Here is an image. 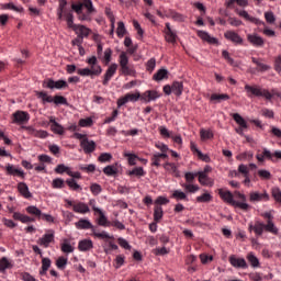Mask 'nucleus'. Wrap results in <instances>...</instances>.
Returning a JSON list of instances; mask_svg holds the SVG:
<instances>
[{
  "mask_svg": "<svg viewBox=\"0 0 281 281\" xmlns=\"http://www.w3.org/2000/svg\"><path fill=\"white\" fill-rule=\"evenodd\" d=\"M261 216L266 220V223L260 221H256L254 224L250 223L248 225V232H254L257 238H260L265 232H268V234H272L273 236H278V234H280V229L273 222V214H271V212H265L261 213Z\"/></svg>",
  "mask_w": 281,
  "mask_h": 281,
  "instance_id": "f257e3e1",
  "label": "nucleus"
},
{
  "mask_svg": "<svg viewBox=\"0 0 281 281\" xmlns=\"http://www.w3.org/2000/svg\"><path fill=\"white\" fill-rule=\"evenodd\" d=\"M75 227L77 229H91L92 236L94 238H99V240H111L113 236H111L106 231L100 232L98 227L93 226L89 220L81 218L75 223Z\"/></svg>",
  "mask_w": 281,
  "mask_h": 281,
  "instance_id": "f03ea898",
  "label": "nucleus"
},
{
  "mask_svg": "<svg viewBox=\"0 0 281 281\" xmlns=\"http://www.w3.org/2000/svg\"><path fill=\"white\" fill-rule=\"evenodd\" d=\"M86 63L90 66V68H80L77 70L79 76H100L102 74V66L98 64V57L91 56L86 60Z\"/></svg>",
  "mask_w": 281,
  "mask_h": 281,
  "instance_id": "7ed1b4c3",
  "label": "nucleus"
},
{
  "mask_svg": "<svg viewBox=\"0 0 281 281\" xmlns=\"http://www.w3.org/2000/svg\"><path fill=\"white\" fill-rule=\"evenodd\" d=\"M218 194L221 199L225 201V203L234 205L235 207H239V210H243L244 212H247L249 210V204L235 201L234 194L231 191H224L223 189H220Z\"/></svg>",
  "mask_w": 281,
  "mask_h": 281,
  "instance_id": "20e7f679",
  "label": "nucleus"
},
{
  "mask_svg": "<svg viewBox=\"0 0 281 281\" xmlns=\"http://www.w3.org/2000/svg\"><path fill=\"white\" fill-rule=\"evenodd\" d=\"M37 98L40 100H42L43 104L47 103H52L54 102V104H64L67 105V98L63 97V95H55L54 98L49 94H47V92L45 91H36L35 92Z\"/></svg>",
  "mask_w": 281,
  "mask_h": 281,
  "instance_id": "39448f33",
  "label": "nucleus"
},
{
  "mask_svg": "<svg viewBox=\"0 0 281 281\" xmlns=\"http://www.w3.org/2000/svg\"><path fill=\"white\" fill-rule=\"evenodd\" d=\"M161 94L157 90H146L140 94V101L148 104V102H155V100H159Z\"/></svg>",
  "mask_w": 281,
  "mask_h": 281,
  "instance_id": "423d86ee",
  "label": "nucleus"
},
{
  "mask_svg": "<svg viewBox=\"0 0 281 281\" xmlns=\"http://www.w3.org/2000/svg\"><path fill=\"white\" fill-rule=\"evenodd\" d=\"M30 122V113L25 111H16L12 114L13 124H27Z\"/></svg>",
  "mask_w": 281,
  "mask_h": 281,
  "instance_id": "0eeeda50",
  "label": "nucleus"
},
{
  "mask_svg": "<svg viewBox=\"0 0 281 281\" xmlns=\"http://www.w3.org/2000/svg\"><path fill=\"white\" fill-rule=\"evenodd\" d=\"M43 87H46L47 89H67L69 85L65 80H57L48 79L47 81H44Z\"/></svg>",
  "mask_w": 281,
  "mask_h": 281,
  "instance_id": "6e6552de",
  "label": "nucleus"
},
{
  "mask_svg": "<svg viewBox=\"0 0 281 281\" xmlns=\"http://www.w3.org/2000/svg\"><path fill=\"white\" fill-rule=\"evenodd\" d=\"M228 262L234 267L235 269H248L249 265H247V261L245 258H238L236 255H232L228 258Z\"/></svg>",
  "mask_w": 281,
  "mask_h": 281,
  "instance_id": "1a4fd4ad",
  "label": "nucleus"
},
{
  "mask_svg": "<svg viewBox=\"0 0 281 281\" xmlns=\"http://www.w3.org/2000/svg\"><path fill=\"white\" fill-rule=\"evenodd\" d=\"M249 201L250 203H260L261 201H269V193L263 191L262 193L258 191H251L249 193Z\"/></svg>",
  "mask_w": 281,
  "mask_h": 281,
  "instance_id": "9d476101",
  "label": "nucleus"
},
{
  "mask_svg": "<svg viewBox=\"0 0 281 281\" xmlns=\"http://www.w3.org/2000/svg\"><path fill=\"white\" fill-rule=\"evenodd\" d=\"M80 146L86 155H91V153H94L97 148L95 142L89 140V138L82 139L80 142Z\"/></svg>",
  "mask_w": 281,
  "mask_h": 281,
  "instance_id": "9b49d317",
  "label": "nucleus"
},
{
  "mask_svg": "<svg viewBox=\"0 0 281 281\" xmlns=\"http://www.w3.org/2000/svg\"><path fill=\"white\" fill-rule=\"evenodd\" d=\"M54 238H55L54 231L50 229L48 231V233L44 234L42 238L37 240V243L38 245H41V247H44L45 249H47V247H49V244L54 243Z\"/></svg>",
  "mask_w": 281,
  "mask_h": 281,
  "instance_id": "f8f14e48",
  "label": "nucleus"
},
{
  "mask_svg": "<svg viewBox=\"0 0 281 281\" xmlns=\"http://www.w3.org/2000/svg\"><path fill=\"white\" fill-rule=\"evenodd\" d=\"M236 14H238L239 16H241V19H245V21H249L250 23H255V25H265V22L260 21L259 19H256L251 15H249V13L245 10H235Z\"/></svg>",
  "mask_w": 281,
  "mask_h": 281,
  "instance_id": "ddd939ff",
  "label": "nucleus"
},
{
  "mask_svg": "<svg viewBox=\"0 0 281 281\" xmlns=\"http://www.w3.org/2000/svg\"><path fill=\"white\" fill-rule=\"evenodd\" d=\"M116 71H117V64H111L104 74V79L102 81V85L104 87H106L109 82H111V78L115 76Z\"/></svg>",
  "mask_w": 281,
  "mask_h": 281,
  "instance_id": "4468645a",
  "label": "nucleus"
},
{
  "mask_svg": "<svg viewBox=\"0 0 281 281\" xmlns=\"http://www.w3.org/2000/svg\"><path fill=\"white\" fill-rule=\"evenodd\" d=\"M224 37L226 41H231V43H234L235 45H243V37L234 31H226L224 33Z\"/></svg>",
  "mask_w": 281,
  "mask_h": 281,
  "instance_id": "2eb2a0df",
  "label": "nucleus"
},
{
  "mask_svg": "<svg viewBox=\"0 0 281 281\" xmlns=\"http://www.w3.org/2000/svg\"><path fill=\"white\" fill-rule=\"evenodd\" d=\"M247 41L249 42L250 45H254V47L265 46V40L258 34H248Z\"/></svg>",
  "mask_w": 281,
  "mask_h": 281,
  "instance_id": "dca6fc26",
  "label": "nucleus"
},
{
  "mask_svg": "<svg viewBox=\"0 0 281 281\" xmlns=\"http://www.w3.org/2000/svg\"><path fill=\"white\" fill-rule=\"evenodd\" d=\"M5 170L7 173L12 177H21V179H25V172L22 169L14 167V165L8 164Z\"/></svg>",
  "mask_w": 281,
  "mask_h": 281,
  "instance_id": "f3484780",
  "label": "nucleus"
},
{
  "mask_svg": "<svg viewBox=\"0 0 281 281\" xmlns=\"http://www.w3.org/2000/svg\"><path fill=\"white\" fill-rule=\"evenodd\" d=\"M49 123L50 131H53V133H55L56 135H65V127H63V125L56 122V119H54V116L49 117Z\"/></svg>",
  "mask_w": 281,
  "mask_h": 281,
  "instance_id": "a211bd4d",
  "label": "nucleus"
},
{
  "mask_svg": "<svg viewBox=\"0 0 281 281\" xmlns=\"http://www.w3.org/2000/svg\"><path fill=\"white\" fill-rule=\"evenodd\" d=\"M198 36L199 38H201L202 41H205L210 45L218 44V40L216 37H212L211 34L205 31H198Z\"/></svg>",
  "mask_w": 281,
  "mask_h": 281,
  "instance_id": "6ab92c4d",
  "label": "nucleus"
},
{
  "mask_svg": "<svg viewBox=\"0 0 281 281\" xmlns=\"http://www.w3.org/2000/svg\"><path fill=\"white\" fill-rule=\"evenodd\" d=\"M165 34L167 43H177V33L172 31V29L170 27V23L168 22L166 23Z\"/></svg>",
  "mask_w": 281,
  "mask_h": 281,
  "instance_id": "aec40b11",
  "label": "nucleus"
},
{
  "mask_svg": "<svg viewBox=\"0 0 281 281\" xmlns=\"http://www.w3.org/2000/svg\"><path fill=\"white\" fill-rule=\"evenodd\" d=\"M164 159H168V154H161V153L154 154L151 156V166L159 168V166H161V161H164Z\"/></svg>",
  "mask_w": 281,
  "mask_h": 281,
  "instance_id": "412c9836",
  "label": "nucleus"
},
{
  "mask_svg": "<svg viewBox=\"0 0 281 281\" xmlns=\"http://www.w3.org/2000/svg\"><path fill=\"white\" fill-rule=\"evenodd\" d=\"M18 191L24 199H32V192H30V187H27V183L20 182L18 183Z\"/></svg>",
  "mask_w": 281,
  "mask_h": 281,
  "instance_id": "4be33fe9",
  "label": "nucleus"
},
{
  "mask_svg": "<svg viewBox=\"0 0 281 281\" xmlns=\"http://www.w3.org/2000/svg\"><path fill=\"white\" fill-rule=\"evenodd\" d=\"M168 69L162 68L157 70V72L154 74L153 76V80H155V82H161V80H168Z\"/></svg>",
  "mask_w": 281,
  "mask_h": 281,
  "instance_id": "5701e85b",
  "label": "nucleus"
},
{
  "mask_svg": "<svg viewBox=\"0 0 281 281\" xmlns=\"http://www.w3.org/2000/svg\"><path fill=\"white\" fill-rule=\"evenodd\" d=\"M13 218L14 221H20V223H24V224L34 223V221H36L34 217L27 216L19 212L13 213Z\"/></svg>",
  "mask_w": 281,
  "mask_h": 281,
  "instance_id": "b1692460",
  "label": "nucleus"
},
{
  "mask_svg": "<svg viewBox=\"0 0 281 281\" xmlns=\"http://www.w3.org/2000/svg\"><path fill=\"white\" fill-rule=\"evenodd\" d=\"M93 248V240L91 239H82L78 243L79 251H91Z\"/></svg>",
  "mask_w": 281,
  "mask_h": 281,
  "instance_id": "393cba45",
  "label": "nucleus"
},
{
  "mask_svg": "<svg viewBox=\"0 0 281 281\" xmlns=\"http://www.w3.org/2000/svg\"><path fill=\"white\" fill-rule=\"evenodd\" d=\"M72 210L77 214H88V212H90L89 205H87L83 202H75V205H74Z\"/></svg>",
  "mask_w": 281,
  "mask_h": 281,
  "instance_id": "a878e982",
  "label": "nucleus"
},
{
  "mask_svg": "<svg viewBox=\"0 0 281 281\" xmlns=\"http://www.w3.org/2000/svg\"><path fill=\"white\" fill-rule=\"evenodd\" d=\"M196 175L199 177V183H201V186H214V181H212L211 178L207 177V173L199 171L196 172Z\"/></svg>",
  "mask_w": 281,
  "mask_h": 281,
  "instance_id": "bb28decb",
  "label": "nucleus"
},
{
  "mask_svg": "<svg viewBox=\"0 0 281 281\" xmlns=\"http://www.w3.org/2000/svg\"><path fill=\"white\" fill-rule=\"evenodd\" d=\"M75 32L78 36H81V38H85L91 34V29H89L85 25L78 24Z\"/></svg>",
  "mask_w": 281,
  "mask_h": 281,
  "instance_id": "cd10ccee",
  "label": "nucleus"
},
{
  "mask_svg": "<svg viewBox=\"0 0 281 281\" xmlns=\"http://www.w3.org/2000/svg\"><path fill=\"white\" fill-rule=\"evenodd\" d=\"M30 135H33V137H38L40 139H45L49 134L47 131L43 130H35L33 127H29Z\"/></svg>",
  "mask_w": 281,
  "mask_h": 281,
  "instance_id": "c85d7f7f",
  "label": "nucleus"
},
{
  "mask_svg": "<svg viewBox=\"0 0 281 281\" xmlns=\"http://www.w3.org/2000/svg\"><path fill=\"white\" fill-rule=\"evenodd\" d=\"M171 92L175 93V95H182L183 94V82L181 81H173L171 85Z\"/></svg>",
  "mask_w": 281,
  "mask_h": 281,
  "instance_id": "c756f323",
  "label": "nucleus"
},
{
  "mask_svg": "<svg viewBox=\"0 0 281 281\" xmlns=\"http://www.w3.org/2000/svg\"><path fill=\"white\" fill-rule=\"evenodd\" d=\"M74 246H71V243L69 239H64L63 243L60 244V250L63 254H74Z\"/></svg>",
  "mask_w": 281,
  "mask_h": 281,
  "instance_id": "7c9ffc66",
  "label": "nucleus"
},
{
  "mask_svg": "<svg viewBox=\"0 0 281 281\" xmlns=\"http://www.w3.org/2000/svg\"><path fill=\"white\" fill-rule=\"evenodd\" d=\"M251 60H252L254 65L257 66L258 71H269V69H271V67L267 64H263L261 59L251 57Z\"/></svg>",
  "mask_w": 281,
  "mask_h": 281,
  "instance_id": "2f4dec72",
  "label": "nucleus"
},
{
  "mask_svg": "<svg viewBox=\"0 0 281 281\" xmlns=\"http://www.w3.org/2000/svg\"><path fill=\"white\" fill-rule=\"evenodd\" d=\"M49 267H52V259L42 258V271H40L41 276H47V271H49Z\"/></svg>",
  "mask_w": 281,
  "mask_h": 281,
  "instance_id": "473e14b6",
  "label": "nucleus"
},
{
  "mask_svg": "<svg viewBox=\"0 0 281 281\" xmlns=\"http://www.w3.org/2000/svg\"><path fill=\"white\" fill-rule=\"evenodd\" d=\"M64 16L66 19V23H67L68 27L70 30H74V32H75V30L78 27V24L74 23V13H71V11H69V12L65 13Z\"/></svg>",
  "mask_w": 281,
  "mask_h": 281,
  "instance_id": "72a5a7b5",
  "label": "nucleus"
},
{
  "mask_svg": "<svg viewBox=\"0 0 281 281\" xmlns=\"http://www.w3.org/2000/svg\"><path fill=\"white\" fill-rule=\"evenodd\" d=\"M99 218H98V225L101 227H111V222H109V218H106V215L102 211L98 212Z\"/></svg>",
  "mask_w": 281,
  "mask_h": 281,
  "instance_id": "f704fd0d",
  "label": "nucleus"
},
{
  "mask_svg": "<svg viewBox=\"0 0 281 281\" xmlns=\"http://www.w3.org/2000/svg\"><path fill=\"white\" fill-rule=\"evenodd\" d=\"M164 218V207L159 205L154 206V221L155 223H159Z\"/></svg>",
  "mask_w": 281,
  "mask_h": 281,
  "instance_id": "c9c22d12",
  "label": "nucleus"
},
{
  "mask_svg": "<svg viewBox=\"0 0 281 281\" xmlns=\"http://www.w3.org/2000/svg\"><path fill=\"white\" fill-rule=\"evenodd\" d=\"M171 199L176 201H188V194L181 190H175L171 194Z\"/></svg>",
  "mask_w": 281,
  "mask_h": 281,
  "instance_id": "e433bc0d",
  "label": "nucleus"
},
{
  "mask_svg": "<svg viewBox=\"0 0 281 281\" xmlns=\"http://www.w3.org/2000/svg\"><path fill=\"white\" fill-rule=\"evenodd\" d=\"M227 100H229V97L226 93H222V94L213 93L211 94V98H210L211 102H225Z\"/></svg>",
  "mask_w": 281,
  "mask_h": 281,
  "instance_id": "4c0bfd02",
  "label": "nucleus"
},
{
  "mask_svg": "<svg viewBox=\"0 0 281 281\" xmlns=\"http://www.w3.org/2000/svg\"><path fill=\"white\" fill-rule=\"evenodd\" d=\"M67 186L70 188V190H74V192H81L82 187L76 182V179L70 178L66 180Z\"/></svg>",
  "mask_w": 281,
  "mask_h": 281,
  "instance_id": "58836bf2",
  "label": "nucleus"
},
{
  "mask_svg": "<svg viewBox=\"0 0 281 281\" xmlns=\"http://www.w3.org/2000/svg\"><path fill=\"white\" fill-rule=\"evenodd\" d=\"M181 187L186 190V192H189L190 194H194L195 192H199L201 188L198 184L193 183H183Z\"/></svg>",
  "mask_w": 281,
  "mask_h": 281,
  "instance_id": "ea45409f",
  "label": "nucleus"
},
{
  "mask_svg": "<svg viewBox=\"0 0 281 281\" xmlns=\"http://www.w3.org/2000/svg\"><path fill=\"white\" fill-rule=\"evenodd\" d=\"M247 260L254 269L260 267V260H258V257L254 252L247 255Z\"/></svg>",
  "mask_w": 281,
  "mask_h": 281,
  "instance_id": "a19ab883",
  "label": "nucleus"
},
{
  "mask_svg": "<svg viewBox=\"0 0 281 281\" xmlns=\"http://www.w3.org/2000/svg\"><path fill=\"white\" fill-rule=\"evenodd\" d=\"M233 120L236 122V124H238L239 127L248 128L247 121H245L240 114H233Z\"/></svg>",
  "mask_w": 281,
  "mask_h": 281,
  "instance_id": "79ce46f5",
  "label": "nucleus"
},
{
  "mask_svg": "<svg viewBox=\"0 0 281 281\" xmlns=\"http://www.w3.org/2000/svg\"><path fill=\"white\" fill-rule=\"evenodd\" d=\"M130 177H146V171H144L143 167H135L131 171H128Z\"/></svg>",
  "mask_w": 281,
  "mask_h": 281,
  "instance_id": "37998d69",
  "label": "nucleus"
},
{
  "mask_svg": "<svg viewBox=\"0 0 281 281\" xmlns=\"http://www.w3.org/2000/svg\"><path fill=\"white\" fill-rule=\"evenodd\" d=\"M12 268V263L10 262V260L7 259V257H2L0 259V273L5 272L7 269H11Z\"/></svg>",
  "mask_w": 281,
  "mask_h": 281,
  "instance_id": "c03bdc74",
  "label": "nucleus"
},
{
  "mask_svg": "<svg viewBox=\"0 0 281 281\" xmlns=\"http://www.w3.org/2000/svg\"><path fill=\"white\" fill-rule=\"evenodd\" d=\"M162 167L165 168V170H167V172H171V175H176V177L179 176L177 165H175L173 162H165Z\"/></svg>",
  "mask_w": 281,
  "mask_h": 281,
  "instance_id": "a18cd8bd",
  "label": "nucleus"
},
{
  "mask_svg": "<svg viewBox=\"0 0 281 281\" xmlns=\"http://www.w3.org/2000/svg\"><path fill=\"white\" fill-rule=\"evenodd\" d=\"M121 74L123 76H135V68L131 65L121 66Z\"/></svg>",
  "mask_w": 281,
  "mask_h": 281,
  "instance_id": "49530a36",
  "label": "nucleus"
},
{
  "mask_svg": "<svg viewBox=\"0 0 281 281\" xmlns=\"http://www.w3.org/2000/svg\"><path fill=\"white\" fill-rule=\"evenodd\" d=\"M26 212L27 214H31L32 216H37V218H41L43 212L41 211V209L34 206V205H31V206H27L26 207Z\"/></svg>",
  "mask_w": 281,
  "mask_h": 281,
  "instance_id": "de8ad7c7",
  "label": "nucleus"
},
{
  "mask_svg": "<svg viewBox=\"0 0 281 281\" xmlns=\"http://www.w3.org/2000/svg\"><path fill=\"white\" fill-rule=\"evenodd\" d=\"M240 5L241 8H247L248 2L247 0H228L226 2V8H234V4Z\"/></svg>",
  "mask_w": 281,
  "mask_h": 281,
  "instance_id": "09e8293b",
  "label": "nucleus"
},
{
  "mask_svg": "<svg viewBox=\"0 0 281 281\" xmlns=\"http://www.w3.org/2000/svg\"><path fill=\"white\" fill-rule=\"evenodd\" d=\"M103 172L106 177H113V175H117V167L109 165L103 169Z\"/></svg>",
  "mask_w": 281,
  "mask_h": 281,
  "instance_id": "8fccbe9b",
  "label": "nucleus"
},
{
  "mask_svg": "<svg viewBox=\"0 0 281 281\" xmlns=\"http://www.w3.org/2000/svg\"><path fill=\"white\" fill-rule=\"evenodd\" d=\"M124 157L127 158L131 166H137V161H139V157L135 154H124Z\"/></svg>",
  "mask_w": 281,
  "mask_h": 281,
  "instance_id": "3c124183",
  "label": "nucleus"
},
{
  "mask_svg": "<svg viewBox=\"0 0 281 281\" xmlns=\"http://www.w3.org/2000/svg\"><path fill=\"white\" fill-rule=\"evenodd\" d=\"M79 126H81V128H89L90 126H93V119L87 117L79 120Z\"/></svg>",
  "mask_w": 281,
  "mask_h": 281,
  "instance_id": "603ef678",
  "label": "nucleus"
},
{
  "mask_svg": "<svg viewBox=\"0 0 281 281\" xmlns=\"http://www.w3.org/2000/svg\"><path fill=\"white\" fill-rule=\"evenodd\" d=\"M125 98L127 99V102H137V100H142V93H126Z\"/></svg>",
  "mask_w": 281,
  "mask_h": 281,
  "instance_id": "864d4df0",
  "label": "nucleus"
},
{
  "mask_svg": "<svg viewBox=\"0 0 281 281\" xmlns=\"http://www.w3.org/2000/svg\"><path fill=\"white\" fill-rule=\"evenodd\" d=\"M83 8L87 9L88 14H93V12H95V8H93V1L91 0H83V2H81Z\"/></svg>",
  "mask_w": 281,
  "mask_h": 281,
  "instance_id": "5fc2aeb1",
  "label": "nucleus"
},
{
  "mask_svg": "<svg viewBox=\"0 0 281 281\" xmlns=\"http://www.w3.org/2000/svg\"><path fill=\"white\" fill-rule=\"evenodd\" d=\"M210 201H212V194L210 193H203L196 198L198 203H210Z\"/></svg>",
  "mask_w": 281,
  "mask_h": 281,
  "instance_id": "6e6d98bb",
  "label": "nucleus"
},
{
  "mask_svg": "<svg viewBox=\"0 0 281 281\" xmlns=\"http://www.w3.org/2000/svg\"><path fill=\"white\" fill-rule=\"evenodd\" d=\"M82 172H95V165H79L78 167Z\"/></svg>",
  "mask_w": 281,
  "mask_h": 281,
  "instance_id": "4d7b16f0",
  "label": "nucleus"
},
{
  "mask_svg": "<svg viewBox=\"0 0 281 281\" xmlns=\"http://www.w3.org/2000/svg\"><path fill=\"white\" fill-rule=\"evenodd\" d=\"M272 198L277 203H280L281 205V191L280 188H272L271 190Z\"/></svg>",
  "mask_w": 281,
  "mask_h": 281,
  "instance_id": "13d9d810",
  "label": "nucleus"
},
{
  "mask_svg": "<svg viewBox=\"0 0 281 281\" xmlns=\"http://www.w3.org/2000/svg\"><path fill=\"white\" fill-rule=\"evenodd\" d=\"M119 63L120 67H124L128 65V55H126V52H122L119 56Z\"/></svg>",
  "mask_w": 281,
  "mask_h": 281,
  "instance_id": "bf43d9fd",
  "label": "nucleus"
},
{
  "mask_svg": "<svg viewBox=\"0 0 281 281\" xmlns=\"http://www.w3.org/2000/svg\"><path fill=\"white\" fill-rule=\"evenodd\" d=\"M116 34L119 38H122L124 34H126V26H124V22L117 23Z\"/></svg>",
  "mask_w": 281,
  "mask_h": 281,
  "instance_id": "052dcab7",
  "label": "nucleus"
},
{
  "mask_svg": "<svg viewBox=\"0 0 281 281\" xmlns=\"http://www.w3.org/2000/svg\"><path fill=\"white\" fill-rule=\"evenodd\" d=\"M155 67H157V60L155 58H150L147 63H146V69L147 71H149V74H153V71H155Z\"/></svg>",
  "mask_w": 281,
  "mask_h": 281,
  "instance_id": "680f3d73",
  "label": "nucleus"
},
{
  "mask_svg": "<svg viewBox=\"0 0 281 281\" xmlns=\"http://www.w3.org/2000/svg\"><path fill=\"white\" fill-rule=\"evenodd\" d=\"M265 19L270 25H273V23H276V15L273 14V11H267L265 13Z\"/></svg>",
  "mask_w": 281,
  "mask_h": 281,
  "instance_id": "e2e57ef3",
  "label": "nucleus"
},
{
  "mask_svg": "<svg viewBox=\"0 0 281 281\" xmlns=\"http://www.w3.org/2000/svg\"><path fill=\"white\" fill-rule=\"evenodd\" d=\"M112 56H113V50L111 48H106L103 55V63H105V65H109V63H111Z\"/></svg>",
  "mask_w": 281,
  "mask_h": 281,
  "instance_id": "0e129e2a",
  "label": "nucleus"
},
{
  "mask_svg": "<svg viewBox=\"0 0 281 281\" xmlns=\"http://www.w3.org/2000/svg\"><path fill=\"white\" fill-rule=\"evenodd\" d=\"M90 191L92 192V194L94 196H98V194H100V192H102V187L98 183H92L90 186Z\"/></svg>",
  "mask_w": 281,
  "mask_h": 281,
  "instance_id": "69168bd1",
  "label": "nucleus"
},
{
  "mask_svg": "<svg viewBox=\"0 0 281 281\" xmlns=\"http://www.w3.org/2000/svg\"><path fill=\"white\" fill-rule=\"evenodd\" d=\"M53 188L55 189H63L65 188V180L61 178H56L53 180Z\"/></svg>",
  "mask_w": 281,
  "mask_h": 281,
  "instance_id": "338daca9",
  "label": "nucleus"
},
{
  "mask_svg": "<svg viewBox=\"0 0 281 281\" xmlns=\"http://www.w3.org/2000/svg\"><path fill=\"white\" fill-rule=\"evenodd\" d=\"M274 70L281 74V55L277 56L274 59Z\"/></svg>",
  "mask_w": 281,
  "mask_h": 281,
  "instance_id": "774afa93",
  "label": "nucleus"
}]
</instances>
